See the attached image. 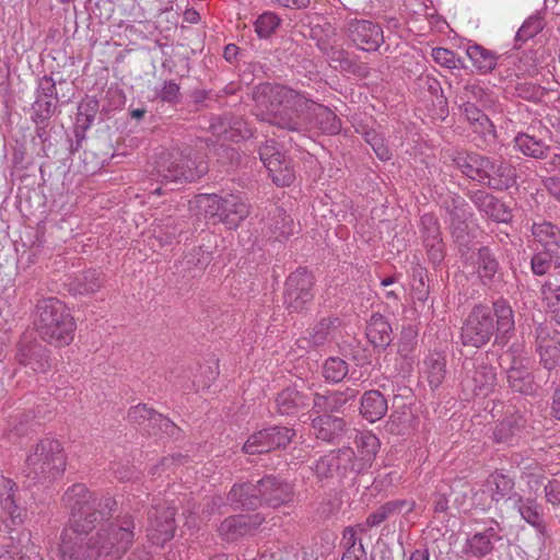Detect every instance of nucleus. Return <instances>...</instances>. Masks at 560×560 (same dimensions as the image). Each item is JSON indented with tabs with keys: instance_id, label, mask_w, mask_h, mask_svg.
<instances>
[{
	"instance_id": "obj_1",
	"label": "nucleus",
	"mask_w": 560,
	"mask_h": 560,
	"mask_svg": "<svg viewBox=\"0 0 560 560\" xmlns=\"http://www.w3.org/2000/svg\"><path fill=\"white\" fill-rule=\"evenodd\" d=\"M253 98L257 118L281 129L294 132L318 129L328 135L341 129L332 110L288 86L261 83L255 88Z\"/></svg>"
},
{
	"instance_id": "obj_2",
	"label": "nucleus",
	"mask_w": 560,
	"mask_h": 560,
	"mask_svg": "<svg viewBox=\"0 0 560 560\" xmlns=\"http://www.w3.org/2000/svg\"><path fill=\"white\" fill-rule=\"evenodd\" d=\"M34 325L40 338L56 347L69 346L77 329L70 310L57 298H45L37 302Z\"/></svg>"
},
{
	"instance_id": "obj_3",
	"label": "nucleus",
	"mask_w": 560,
	"mask_h": 560,
	"mask_svg": "<svg viewBox=\"0 0 560 560\" xmlns=\"http://www.w3.org/2000/svg\"><path fill=\"white\" fill-rule=\"evenodd\" d=\"M66 509L70 513L71 527L82 528L86 532L92 528L97 515L104 517L110 513L116 502L112 498L100 500L96 493L83 483L72 485L62 498Z\"/></svg>"
},
{
	"instance_id": "obj_4",
	"label": "nucleus",
	"mask_w": 560,
	"mask_h": 560,
	"mask_svg": "<svg viewBox=\"0 0 560 560\" xmlns=\"http://www.w3.org/2000/svg\"><path fill=\"white\" fill-rule=\"evenodd\" d=\"M67 465V457L61 442L46 436L32 446L26 458L30 474L43 479L60 477Z\"/></svg>"
},
{
	"instance_id": "obj_5",
	"label": "nucleus",
	"mask_w": 560,
	"mask_h": 560,
	"mask_svg": "<svg viewBox=\"0 0 560 560\" xmlns=\"http://www.w3.org/2000/svg\"><path fill=\"white\" fill-rule=\"evenodd\" d=\"M207 172L203 162L185 156L179 151L163 152L155 161L153 175L162 182H194Z\"/></svg>"
},
{
	"instance_id": "obj_6",
	"label": "nucleus",
	"mask_w": 560,
	"mask_h": 560,
	"mask_svg": "<svg viewBox=\"0 0 560 560\" xmlns=\"http://www.w3.org/2000/svg\"><path fill=\"white\" fill-rule=\"evenodd\" d=\"M133 537L135 523L127 515L102 526L93 536L101 555L112 559L119 558L129 548Z\"/></svg>"
},
{
	"instance_id": "obj_7",
	"label": "nucleus",
	"mask_w": 560,
	"mask_h": 560,
	"mask_svg": "<svg viewBox=\"0 0 560 560\" xmlns=\"http://www.w3.org/2000/svg\"><path fill=\"white\" fill-rule=\"evenodd\" d=\"M82 528H67L62 532L59 555L61 560H96L102 557L93 537Z\"/></svg>"
},
{
	"instance_id": "obj_8",
	"label": "nucleus",
	"mask_w": 560,
	"mask_h": 560,
	"mask_svg": "<svg viewBox=\"0 0 560 560\" xmlns=\"http://www.w3.org/2000/svg\"><path fill=\"white\" fill-rule=\"evenodd\" d=\"M494 331L491 311L483 305L475 306L462 328V341L465 346L480 348L489 342Z\"/></svg>"
},
{
	"instance_id": "obj_9",
	"label": "nucleus",
	"mask_w": 560,
	"mask_h": 560,
	"mask_svg": "<svg viewBox=\"0 0 560 560\" xmlns=\"http://www.w3.org/2000/svg\"><path fill=\"white\" fill-rule=\"evenodd\" d=\"M314 277L306 269L299 268L285 281L284 303L292 312L303 311L313 300Z\"/></svg>"
},
{
	"instance_id": "obj_10",
	"label": "nucleus",
	"mask_w": 560,
	"mask_h": 560,
	"mask_svg": "<svg viewBox=\"0 0 560 560\" xmlns=\"http://www.w3.org/2000/svg\"><path fill=\"white\" fill-rule=\"evenodd\" d=\"M259 156L276 185L285 187L294 180L295 172L291 161L280 152L273 140L260 147Z\"/></svg>"
},
{
	"instance_id": "obj_11",
	"label": "nucleus",
	"mask_w": 560,
	"mask_h": 560,
	"mask_svg": "<svg viewBox=\"0 0 560 560\" xmlns=\"http://www.w3.org/2000/svg\"><path fill=\"white\" fill-rule=\"evenodd\" d=\"M293 436L292 430L288 428L273 427L260 430L250 435L243 446L247 454H260L279 447H285Z\"/></svg>"
},
{
	"instance_id": "obj_12",
	"label": "nucleus",
	"mask_w": 560,
	"mask_h": 560,
	"mask_svg": "<svg viewBox=\"0 0 560 560\" xmlns=\"http://www.w3.org/2000/svg\"><path fill=\"white\" fill-rule=\"evenodd\" d=\"M510 500L513 502V508L518 512L522 520L536 530L538 540L545 544L548 537V528L541 504L534 498H524L518 493L511 495Z\"/></svg>"
},
{
	"instance_id": "obj_13",
	"label": "nucleus",
	"mask_w": 560,
	"mask_h": 560,
	"mask_svg": "<svg viewBox=\"0 0 560 560\" xmlns=\"http://www.w3.org/2000/svg\"><path fill=\"white\" fill-rule=\"evenodd\" d=\"M258 492L261 505L272 509L284 506L293 500V487L291 483L275 477L266 476L258 481Z\"/></svg>"
},
{
	"instance_id": "obj_14",
	"label": "nucleus",
	"mask_w": 560,
	"mask_h": 560,
	"mask_svg": "<svg viewBox=\"0 0 560 560\" xmlns=\"http://www.w3.org/2000/svg\"><path fill=\"white\" fill-rule=\"evenodd\" d=\"M348 31L354 45L365 51L376 50L384 40L381 26L370 21H352Z\"/></svg>"
},
{
	"instance_id": "obj_15",
	"label": "nucleus",
	"mask_w": 560,
	"mask_h": 560,
	"mask_svg": "<svg viewBox=\"0 0 560 560\" xmlns=\"http://www.w3.org/2000/svg\"><path fill=\"white\" fill-rule=\"evenodd\" d=\"M175 509L167 506L162 510L155 509L150 516L148 537L154 545H163L174 536L175 532Z\"/></svg>"
},
{
	"instance_id": "obj_16",
	"label": "nucleus",
	"mask_w": 560,
	"mask_h": 560,
	"mask_svg": "<svg viewBox=\"0 0 560 560\" xmlns=\"http://www.w3.org/2000/svg\"><path fill=\"white\" fill-rule=\"evenodd\" d=\"M452 161L457 168L467 177L485 183L487 178V168L491 167L489 159L477 153L466 151H456L452 155Z\"/></svg>"
},
{
	"instance_id": "obj_17",
	"label": "nucleus",
	"mask_w": 560,
	"mask_h": 560,
	"mask_svg": "<svg viewBox=\"0 0 560 560\" xmlns=\"http://www.w3.org/2000/svg\"><path fill=\"white\" fill-rule=\"evenodd\" d=\"M502 539L499 525L489 526L481 532L468 536L464 545L465 555L476 558L486 557L491 553L495 542Z\"/></svg>"
},
{
	"instance_id": "obj_18",
	"label": "nucleus",
	"mask_w": 560,
	"mask_h": 560,
	"mask_svg": "<svg viewBox=\"0 0 560 560\" xmlns=\"http://www.w3.org/2000/svg\"><path fill=\"white\" fill-rule=\"evenodd\" d=\"M18 361L20 364L28 366L35 373H46L51 366L48 350L37 342H21Z\"/></svg>"
},
{
	"instance_id": "obj_19",
	"label": "nucleus",
	"mask_w": 560,
	"mask_h": 560,
	"mask_svg": "<svg viewBox=\"0 0 560 560\" xmlns=\"http://www.w3.org/2000/svg\"><path fill=\"white\" fill-rule=\"evenodd\" d=\"M265 518L260 514L235 515L225 518L220 525V533L228 539L233 540L238 536L252 533L264 523Z\"/></svg>"
},
{
	"instance_id": "obj_20",
	"label": "nucleus",
	"mask_w": 560,
	"mask_h": 560,
	"mask_svg": "<svg viewBox=\"0 0 560 560\" xmlns=\"http://www.w3.org/2000/svg\"><path fill=\"white\" fill-rule=\"evenodd\" d=\"M228 502L234 509L242 510H254L261 505L258 481L256 483L249 481L235 483L228 494Z\"/></svg>"
},
{
	"instance_id": "obj_21",
	"label": "nucleus",
	"mask_w": 560,
	"mask_h": 560,
	"mask_svg": "<svg viewBox=\"0 0 560 560\" xmlns=\"http://www.w3.org/2000/svg\"><path fill=\"white\" fill-rule=\"evenodd\" d=\"M249 214V206L241 196L224 197L219 219L228 229H236Z\"/></svg>"
},
{
	"instance_id": "obj_22",
	"label": "nucleus",
	"mask_w": 560,
	"mask_h": 560,
	"mask_svg": "<svg viewBox=\"0 0 560 560\" xmlns=\"http://www.w3.org/2000/svg\"><path fill=\"white\" fill-rule=\"evenodd\" d=\"M472 201L486 217L493 221L508 222L511 219L508 207L487 191H477L472 196Z\"/></svg>"
},
{
	"instance_id": "obj_23",
	"label": "nucleus",
	"mask_w": 560,
	"mask_h": 560,
	"mask_svg": "<svg viewBox=\"0 0 560 560\" xmlns=\"http://www.w3.org/2000/svg\"><path fill=\"white\" fill-rule=\"evenodd\" d=\"M495 373L491 366L478 365L470 378L463 382L465 388L471 390L475 395L487 396L495 386Z\"/></svg>"
},
{
	"instance_id": "obj_24",
	"label": "nucleus",
	"mask_w": 560,
	"mask_h": 560,
	"mask_svg": "<svg viewBox=\"0 0 560 560\" xmlns=\"http://www.w3.org/2000/svg\"><path fill=\"white\" fill-rule=\"evenodd\" d=\"M487 178L485 184L498 190L508 189L516 183L515 168L508 162H499L487 168Z\"/></svg>"
},
{
	"instance_id": "obj_25",
	"label": "nucleus",
	"mask_w": 560,
	"mask_h": 560,
	"mask_svg": "<svg viewBox=\"0 0 560 560\" xmlns=\"http://www.w3.org/2000/svg\"><path fill=\"white\" fill-rule=\"evenodd\" d=\"M313 429L317 439L330 442L342 435L345 421L341 418L325 413L313 419Z\"/></svg>"
},
{
	"instance_id": "obj_26",
	"label": "nucleus",
	"mask_w": 560,
	"mask_h": 560,
	"mask_svg": "<svg viewBox=\"0 0 560 560\" xmlns=\"http://www.w3.org/2000/svg\"><path fill=\"white\" fill-rule=\"evenodd\" d=\"M15 490L16 485L13 480L0 476V508L8 514L13 524H21L23 522L22 511L14 501Z\"/></svg>"
},
{
	"instance_id": "obj_27",
	"label": "nucleus",
	"mask_w": 560,
	"mask_h": 560,
	"mask_svg": "<svg viewBox=\"0 0 560 560\" xmlns=\"http://www.w3.org/2000/svg\"><path fill=\"white\" fill-rule=\"evenodd\" d=\"M360 412L370 422H375L386 415L387 401L378 390L365 392L361 398Z\"/></svg>"
},
{
	"instance_id": "obj_28",
	"label": "nucleus",
	"mask_w": 560,
	"mask_h": 560,
	"mask_svg": "<svg viewBox=\"0 0 560 560\" xmlns=\"http://www.w3.org/2000/svg\"><path fill=\"white\" fill-rule=\"evenodd\" d=\"M537 347L540 354V361L548 370H552L560 364V335L552 337L542 336L537 337Z\"/></svg>"
},
{
	"instance_id": "obj_29",
	"label": "nucleus",
	"mask_w": 560,
	"mask_h": 560,
	"mask_svg": "<svg viewBox=\"0 0 560 560\" xmlns=\"http://www.w3.org/2000/svg\"><path fill=\"white\" fill-rule=\"evenodd\" d=\"M466 55L472 62L475 69L481 74L491 72L497 66L498 56L495 52L479 44L468 45Z\"/></svg>"
},
{
	"instance_id": "obj_30",
	"label": "nucleus",
	"mask_w": 560,
	"mask_h": 560,
	"mask_svg": "<svg viewBox=\"0 0 560 560\" xmlns=\"http://www.w3.org/2000/svg\"><path fill=\"white\" fill-rule=\"evenodd\" d=\"M330 453L331 456H334L338 477H346L349 472H361L365 470V467L351 447H343Z\"/></svg>"
},
{
	"instance_id": "obj_31",
	"label": "nucleus",
	"mask_w": 560,
	"mask_h": 560,
	"mask_svg": "<svg viewBox=\"0 0 560 560\" xmlns=\"http://www.w3.org/2000/svg\"><path fill=\"white\" fill-rule=\"evenodd\" d=\"M533 236L545 250L550 253H558L560 248V231L549 222L535 223L533 225Z\"/></svg>"
},
{
	"instance_id": "obj_32",
	"label": "nucleus",
	"mask_w": 560,
	"mask_h": 560,
	"mask_svg": "<svg viewBox=\"0 0 560 560\" xmlns=\"http://www.w3.org/2000/svg\"><path fill=\"white\" fill-rule=\"evenodd\" d=\"M392 327L381 314H373L366 326V337L375 347H383L390 342Z\"/></svg>"
},
{
	"instance_id": "obj_33",
	"label": "nucleus",
	"mask_w": 560,
	"mask_h": 560,
	"mask_svg": "<svg viewBox=\"0 0 560 560\" xmlns=\"http://www.w3.org/2000/svg\"><path fill=\"white\" fill-rule=\"evenodd\" d=\"M508 382L514 392L524 395H533L537 389L533 375L523 366H512L508 371Z\"/></svg>"
},
{
	"instance_id": "obj_34",
	"label": "nucleus",
	"mask_w": 560,
	"mask_h": 560,
	"mask_svg": "<svg viewBox=\"0 0 560 560\" xmlns=\"http://www.w3.org/2000/svg\"><path fill=\"white\" fill-rule=\"evenodd\" d=\"M277 409L281 415H294L307 405L306 397L294 388H285L276 398Z\"/></svg>"
},
{
	"instance_id": "obj_35",
	"label": "nucleus",
	"mask_w": 560,
	"mask_h": 560,
	"mask_svg": "<svg viewBox=\"0 0 560 560\" xmlns=\"http://www.w3.org/2000/svg\"><path fill=\"white\" fill-rule=\"evenodd\" d=\"M464 114L474 131L485 138H494V126L491 120L472 103L464 104Z\"/></svg>"
},
{
	"instance_id": "obj_36",
	"label": "nucleus",
	"mask_w": 560,
	"mask_h": 560,
	"mask_svg": "<svg viewBox=\"0 0 560 560\" xmlns=\"http://www.w3.org/2000/svg\"><path fill=\"white\" fill-rule=\"evenodd\" d=\"M476 266L477 275L483 284L491 283L499 270L497 259L487 247H482L478 250Z\"/></svg>"
},
{
	"instance_id": "obj_37",
	"label": "nucleus",
	"mask_w": 560,
	"mask_h": 560,
	"mask_svg": "<svg viewBox=\"0 0 560 560\" xmlns=\"http://www.w3.org/2000/svg\"><path fill=\"white\" fill-rule=\"evenodd\" d=\"M445 357L440 352L431 353L424 361V374L431 386L436 388L445 377Z\"/></svg>"
},
{
	"instance_id": "obj_38",
	"label": "nucleus",
	"mask_w": 560,
	"mask_h": 560,
	"mask_svg": "<svg viewBox=\"0 0 560 560\" xmlns=\"http://www.w3.org/2000/svg\"><path fill=\"white\" fill-rule=\"evenodd\" d=\"M357 445L359 450V454L357 455L362 463V465L368 469L371 467L378 450H380V440L378 438L371 433H362L358 440Z\"/></svg>"
},
{
	"instance_id": "obj_39",
	"label": "nucleus",
	"mask_w": 560,
	"mask_h": 560,
	"mask_svg": "<svg viewBox=\"0 0 560 560\" xmlns=\"http://www.w3.org/2000/svg\"><path fill=\"white\" fill-rule=\"evenodd\" d=\"M515 147L525 155L532 156L534 159H542L546 156L548 151V145H546L542 141L535 139L529 135H518L516 136Z\"/></svg>"
},
{
	"instance_id": "obj_40",
	"label": "nucleus",
	"mask_w": 560,
	"mask_h": 560,
	"mask_svg": "<svg viewBox=\"0 0 560 560\" xmlns=\"http://www.w3.org/2000/svg\"><path fill=\"white\" fill-rule=\"evenodd\" d=\"M223 199V197L214 194H201L190 201V207L196 208L198 212L203 213L206 217H219Z\"/></svg>"
},
{
	"instance_id": "obj_41",
	"label": "nucleus",
	"mask_w": 560,
	"mask_h": 560,
	"mask_svg": "<svg viewBox=\"0 0 560 560\" xmlns=\"http://www.w3.org/2000/svg\"><path fill=\"white\" fill-rule=\"evenodd\" d=\"M493 312L497 317V331L498 335H505L514 327V316L510 304L499 299L493 302Z\"/></svg>"
},
{
	"instance_id": "obj_42",
	"label": "nucleus",
	"mask_w": 560,
	"mask_h": 560,
	"mask_svg": "<svg viewBox=\"0 0 560 560\" xmlns=\"http://www.w3.org/2000/svg\"><path fill=\"white\" fill-rule=\"evenodd\" d=\"M542 302L552 318L560 325V285L547 282L541 288Z\"/></svg>"
},
{
	"instance_id": "obj_43",
	"label": "nucleus",
	"mask_w": 560,
	"mask_h": 560,
	"mask_svg": "<svg viewBox=\"0 0 560 560\" xmlns=\"http://www.w3.org/2000/svg\"><path fill=\"white\" fill-rule=\"evenodd\" d=\"M348 372V363L340 358H328L323 364V376L329 383L341 382Z\"/></svg>"
},
{
	"instance_id": "obj_44",
	"label": "nucleus",
	"mask_w": 560,
	"mask_h": 560,
	"mask_svg": "<svg viewBox=\"0 0 560 560\" xmlns=\"http://www.w3.org/2000/svg\"><path fill=\"white\" fill-rule=\"evenodd\" d=\"M269 228L277 237H288L294 231L292 218L279 208L275 210L273 217L269 220Z\"/></svg>"
},
{
	"instance_id": "obj_45",
	"label": "nucleus",
	"mask_w": 560,
	"mask_h": 560,
	"mask_svg": "<svg viewBox=\"0 0 560 560\" xmlns=\"http://www.w3.org/2000/svg\"><path fill=\"white\" fill-rule=\"evenodd\" d=\"M280 25V18L273 12H264L254 24L255 32L259 38H268Z\"/></svg>"
},
{
	"instance_id": "obj_46",
	"label": "nucleus",
	"mask_w": 560,
	"mask_h": 560,
	"mask_svg": "<svg viewBox=\"0 0 560 560\" xmlns=\"http://www.w3.org/2000/svg\"><path fill=\"white\" fill-rule=\"evenodd\" d=\"M335 322L336 319L325 318L317 323L308 334V342L313 346H322L328 341L335 328Z\"/></svg>"
},
{
	"instance_id": "obj_47",
	"label": "nucleus",
	"mask_w": 560,
	"mask_h": 560,
	"mask_svg": "<svg viewBox=\"0 0 560 560\" xmlns=\"http://www.w3.org/2000/svg\"><path fill=\"white\" fill-rule=\"evenodd\" d=\"M489 485L493 486L492 500L500 501L504 498L514 487V481L511 477L502 472H493L489 478Z\"/></svg>"
},
{
	"instance_id": "obj_48",
	"label": "nucleus",
	"mask_w": 560,
	"mask_h": 560,
	"mask_svg": "<svg viewBox=\"0 0 560 560\" xmlns=\"http://www.w3.org/2000/svg\"><path fill=\"white\" fill-rule=\"evenodd\" d=\"M102 279L95 271H89L73 282L72 290L80 294L96 292L102 287Z\"/></svg>"
},
{
	"instance_id": "obj_49",
	"label": "nucleus",
	"mask_w": 560,
	"mask_h": 560,
	"mask_svg": "<svg viewBox=\"0 0 560 560\" xmlns=\"http://www.w3.org/2000/svg\"><path fill=\"white\" fill-rule=\"evenodd\" d=\"M359 390L348 387L345 390H335L327 394L329 412H338L350 400L355 399Z\"/></svg>"
},
{
	"instance_id": "obj_50",
	"label": "nucleus",
	"mask_w": 560,
	"mask_h": 560,
	"mask_svg": "<svg viewBox=\"0 0 560 560\" xmlns=\"http://www.w3.org/2000/svg\"><path fill=\"white\" fill-rule=\"evenodd\" d=\"M312 470L318 480H327L337 476L334 456H331V453L316 460L312 466Z\"/></svg>"
},
{
	"instance_id": "obj_51",
	"label": "nucleus",
	"mask_w": 560,
	"mask_h": 560,
	"mask_svg": "<svg viewBox=\"0 0 560 560\" xmlns=\"http://www.w3.org/2000/svg\"><path fill=\"white\" fill-rule=\"evenodd\" d=\"M320 50L327 56L330 66L334 68L347 69L350 65L347 52L337 46H328L325 44H318Z\"/></svg>"
},
{
	"instance_id": "obj_52",
	"label": "nucleus",
	"mask_w": 560,
	"mask_h": 560,
	"mask_svg": "<svg viewBox=\"0 0 560 560\" xmlns=\"http://www.w3.org/2000/svg\"><path fill=\"white\" fill-rule=\"evenodd\" d=\"M431 57L438 65L447 69H457L462 63L460 58L454 51L444 47L433 48Z\"/></svg>"
},
{
	"instance_id": "obj_53",
	"label": "nucleus",
	"mask_w": 560,
	"mask_h": 560,
	"mask_svg": "<svg viewBox=\"0 0 560 560\" xmlns=\"http://www.w3.org/2000/svg\"><path fill=\"white\" fill-rule=\"evenodd\" d=\"M158 412L149 408L147 405L139 404L137 406H132L128 411L129 421L138 424H143L148 428H151L153 424V416H156Z\"/></svg>"
},
{
	"instance_id": "obj_54",
	"label": "nucleus",
	"mask_w": 560,
	"mask_h": 560,
	"mask_svg": "<svg viewBox=\"0 0 560 560\" xmlns=\"http://www.w3.org/2000/svg\"><path fill=\"white\" fill-rule=\"evenodd\" d=\"M544 27L542 19L538 15H532L524 21L516 33V39L525 42L537 35Z\"/></svg>"
},
{
	"instance_id": "obj_55",
	"label": "nucleus",
	"mask_w": 560,
	"mask_h": 560,
	"mask_svg": "<svg viewBox=\"0 0 560 560\" xmlns=\"http://www.w3.org/2000/svg\"><path fill=\"white\" fill-rule=\"evenodd\" d=\"M365 141L372 147L377 158L382 161H388L392 158V152L385 144L384 139L374 130H369L364 133Z\"/></svg>"
},
{
	"instance_id": "obj_56",
	"label": "nucleus",
	"mask_w": 560,
	"mask_h": 560,
	"mask_svg": "<svg viewBox=\"0 0 560 560\" xmlns=\"http://www.w3.org/2000/svg\"><path fill=\"white\" fill-rule=\"evenodd\" d=\"M57 100L46 98L44 96H36L33 105V109L36 116V120L44 121L50 118L56 109Z\"/></svg>"
},
{
	"instance_id": "obj_57",
	"label": "nucleus",
	"mask_w": 560,
	"mask_h": 560,
	"mask_svg": "<svg viewBox=\"0 0 560 560\" xmlns=\"http://www.w3.org/2000/svg\"><path fill=\"white\" fill-rule=\"evenodd\" d=\"M424 246L429 258L433 264H439L444 258V245L440 236H424Z\"/></svg>"
},
{
	"instance_id": "obj_58",
	"label": "nucleus",
	"mask_w": 560,
	"mask_h": 560,
	"mask_svg": "<svg viewBox=\"0 0 560 560\" xmlns=\"http://www.w3.org/2000/svg\"><path fill=\"white\" fill-rule=\"evenodd\" d=\"M556 253H550L548 250L537 253L532 258V270L537 276H544L550 268V262L552 256Z\"/></svg>"
},
{
	"instance_id": "obj_59",
	"label": "nucleus",
	"mask_w": 560,
	"mask_h": 560,
	"mask_svg": "<svg viewBox=\"0 0 560 560\" xmlns=\"http://www.w3.org/2000/svg\"><path fill=\"white\" fill-rule=\"evenodd\" d=\"M156 97L162 102L176 103L179 100V85L173 80L165 81L156 92Z\"/></svg>"
},
{
	"instance_id": "obj_60",
	"label": "nucleus",
	"mask_w": 560,
	"mask_h": 560,
	"mask_svg": "<svg viewBox=\"0 0 560 560\" xmlns=\"http://www.w3.org/2000/svg\"><path fill=\"white\" fill-rule=\"evenodd\" d=\"M182 460L183 457L180 455L163 457L162 460L152 468V475H168V472H175V467L180 464Z\"/></svg>"
},
{
	"instance_id": "obj_61",
	"label": "nucleus",
	"mask_w": 560,
	"mask_h": 560,
	"mask_svg": "<svg viewBox=\"0 0 560 560\" xmlns=\"http://www.w3.org/2000/svg\"><path fill=\"white\" fill-rule=\"evenodd\" d=\"M153 424L151 429L158 428L160 431L166 433L167 435H175L179 430L170 419L164 417L161 413L153 416Z\"/></svg>"
},
{
	"instance_id": "obj_62",
	"label": "nucleus",
	"mask_w": 560,
	"mask_h": 560,
	"mask_svg": "<svg viewBox=\"0 0 560 560\" xmlns=\"http://www.w3.org/2000/svg\"><path fill=\"white\" fill-rule=\"evenodd\" d=\"M422 233L424 236H440V225L432 214H423L421 217Z\"/></svg>"
},
{
	"instance_id": "obj_63",
	"label": "nucleus",
	"mask_w": 560,
	"mask_h": 560,
	"mask_svg": "<svg viewBox=\"0 0 560 560\" xmlns=\"http://www.w3.org/2000/svg\"><path fill=\"white\" fill-rule=\"evenodd\" d=\"M37 96L57 100V89L54 80L49 77H43L39 80Z\"/></svg>"
},
{
	"instance_id": "obj_64",
	"label": "nucleus",
	"mask_w": 560,
	"mask_h": 560,
	"mask_svg": "<svg viewBox=\"0 0 560 560\" xmlns=\"http://www.w3.org/2000/svg\"><path fill=\"white\" fill-rule=\"evenodd\" d=\"M546 501L553 506L560 505V482L552 480L549 481L545 488Z\"/></svg>"
}]
</instances>
